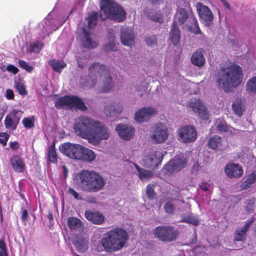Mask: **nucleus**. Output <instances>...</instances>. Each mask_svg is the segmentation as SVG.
I'll return each instance as SVG.
<instances>
[{"label":"nucleus","mask_w":256,"mask_h":256,"mask_svg":"<svg viewBox=\"0 0 256 256\" xmlns=\"http://www.w3.org/2000/svg\"><path fill=\"white\" fill-rule=\"evenodd\" d=\"M153 234L160 241L170 242L177 239L180 232L177 228L172 226H160L154 230Z\"/></svg>","instance_id":"6e6552de"},{"label":"nucleus","mask_w":256,"mask_h":256,"mask_svg":"<svg viewBox=\"0 0 256 256\" xmlns=\"http://www.w3.org/2000/svg\"><path fill=\"white\" fill-rule=\"evenodd\" d=\"M180 31L178 26L172 24V28L170 32V39L174 45H177L180 40Z\"/></svg>","instance_id":"a878e982"},{"label":"nucleus","mask_w":256,"mask_h":256,"mask_svg":"<svg viewBox=\"0 0 256 256\" xmlns=\"http://www.w3.org/2000/svg\"><path fill=\"white\" fill-rule=\"evenodd\" d=\"M134 166L138 172L139 178L142 181L148 180L152 177L153 174L151 171L141 168L136 164Z\"/></svg>","instance_id":"c756f323"},{"label":"nucleus","mask_w":256,"mask_h":256,"mask_svg":"<svg viewBox=\"0 0 256 256\" xmlns=\"http://www.w3.org/2000/svg\"><path fill=\"white\" fill-rule=\"evenodd\" d=\"M109 17L121 22L126 18V12L114 0H102L100 18L102 20H104Z\"/></svg>","instance_id":"0eeeda50"},{"label":"nucleus","mask_w":256,"mask_h":256,"mask_svg":"<svg viewBox=\"0 0 256 256\" xmlns=\"http://www.w3.org/2000/svg\"><path fill=\"white\" fill-rule=\"evenodd\" d=\"M146 44L149 46H154L156 45L157 43V39L156 36L154 35L148 36L146 38Z\"/></svg>","instance_id":"3c124183"},{"label":"nucleus","mask_w":256,"mask_h":256,"mask_svg":"<svg viewBox=\"0 0 256 256\" xmlns=\"http://www.w3.org/2000/svg\"><path fill=\"white\" fill-rule=\"evenodd\" d=\"M256 182V174L254 172H252L248 174L246 178V180L242 183V188L243 190H246L247 188L251 187L252 184Z\"/></svg>","instance_id":"473e14b6"},{"label":"nucleus","mask_w":256,"mask_h":256,"mask_svg":"<svg viewBox=\"0 0 256 256\" xmlns=\"http://www.w3.org/2000/svg\"><path fill=\"white\" fill-rule=\"evenodd\" d=\"M243 72L242 68L236 64L222 67L216 75L218 86L226 91L230 88H236L242 82Z\"/></svg>","instance_id":"f03ea898"},{"label":"nucleus","mask_w":256,"mask_h":256,"mask_svg":"<svg viewBox=\"0 0 256 256\" xmlns=\"http://www.w3.org/2000/svg\"><path fill=\"white\" fill-rule=\"evenodd\" d=\"M68 106L70 108H75L82 111L87 109L82 100L76 96H68Z\"/></svg>","instance_id":"412c9836"},{"label":"nucleus","mask_w":256,"mask_h":256,"mask_svg":"<svg viewBox=\"0 0 256 256\" xmlns=\"http://www.w3.org/2000/svg\"><path fill=\"white\" fill-rule=\"evenodd\" d=\"M89 58L88 56L84 54H81L78 56L77 59V62L78 66L80 68H83L86 66V64L88 62Z\"/></svg>","instance_id":"c03bdc74"},{"label":"nucleus","mask_w":256,"mask_h":256,"mask_svg":"<svg viewBox=\"0 0 256 256\" xmlns=\"http://www.w3.org/2000/svg\"><path fill=\"white\" fill-rule=\"evenodd\" d=\"M67 224L70 230H78L82 226L81 220L74 217L69 218Z\"/></svg>","instance_id":"f704fd0d"},{"label":"nucleus","mask_w":256,"mask_h":256,"mask_svg":"<svg viewBox=\"0 0 256 256\" xmlns=\"http://www.w3.org/2000/svg\"><path fill=\"white\" fill-rule=\"evenodd\" d=\"M187 105L195 113L198 114L200 118L204 120H208V113L203 103L199 99H192L188 102Z\"/></svg>","instance_id":"ddd939ff"},{"label":"nucleus","mask_w":256,"mask_h":256,"mask_svg":"<svg viewBox=\"0 0 256 256\" xmlns=\"http://www.w3.org/2000/svg\"><path fill=\"white\" fill-rule=\"evenodd\" d=\"M254 220V218L248 220L242 228H238L234 232V241H244L246 239V233Z\"/></svg>","instance_id":"f3484780"},{"label":"nucleus","mask_w":256,"mask_h":256,"mask_svg":"<svg viewBox=\"0 0 256 256\" xmlns=\"http://www.w3.org/2000/svg\"><path fill=\"white\" fill-rule=\"evenodd\" d=\"M14 94L13 91L10 89L6 90V97L8 100H13L14 98Z\"/></svg>","instance_id":"6e6d98bb"},{"label":"nucleus","mask_w":256,"mask_h":256,"mask_svg":"<svg viewBox=\"0 0 256 256\" xmlns=\"http://www.w3.org/2000/svg\"><path fill=\"white\" fill-rule=\"evenodd\" d=\"M178 134L179 140L183 143L194 142L197 138V132L194 126H181L178 130Z\"/></svg>","instance_id":"9d476101"},{"label":"nucleus","mask_w":256,"mask_h":256,"mask_svg":"<svg viewBox=\"0 0 256 256\" xmlns=\"http://www.w3.org/2000/svg\"><path fill=\"white\" fill-rule=\"evenodd\" d=\"M222 139L220 136H213L208 140V147L212 150H216L222 145Z\"/></svg>","instance_id":"7c9ffc66"},{"label":"nucleus","mask_w":256,"mask_h":256,"mask_svg":"<svg viewBox=\"0 0 256 256\" xmlns=\"http://www.w3.org/2000/svg\"><path fill=\"white\" fill-rule=\"evenodd\" d=\"M83 146L80 144L68 142L60 145V150L62 154L70 158L80 160Z\"/></svg>","instance_id":"1a4fd4ad"},{"label":"nucleus","mask_w":256,"mask_h":256,"mask_svg":"<svg viewBox=\"0 0 256 256\" xmlns=\"http://www.w3.org/2000/svg\"><path fill=\"white\" fill-rule=\"evenodd\" d=\"M232 108L235 114L241 116L245 110L244 101L241 98H236L232 104Z\"/></svg>","instance_id":"bb28decb"},{"label":"nucleus","mask_w":256,"mask_h":256,"mask_svg":"<svg viewBox=\"0 0 256 256\" xmlns=\"http://www.w3.org/2000/svg\"><path fill=\"white\" fill-rule=\"evenodd\" d=\"M0 144L6 146L10 138V134L7 132H0Z\"/></svg>","instance_id":"8fccbe9b"},{"label":"nucleus","mask_w":256,"mask_h":256,"mask_svg":"<svg viewBox=\"0 0 256 256\" xmlns=\"http://www.w3.org/2000/svg\"><path fill=\"white\" fill-rule=\"evenodd\" d=\"M99 76L102 80L103 84L100 92H108L114 88L112 77L110 76V70L104 64L98 62H94L88 69V76L86 80V84L90 88L96 84L97 77Z\"/></svg>","instance_id":"7ed1b4c3"},{"label":"nucleus","mask_w":256,"mask_h":256,"mask_svg":"<svg viewBox=\"0 0 256 256\" xmlns=\"http://www.w3.org/2000/svg\"><path fill=\"white\" fill-rule=\"evenodd\" d=\"M10 148L13 150H16L19 148V144L17 142H10Z\"/></svg>","instance_id":"052dcab7"},{"label":"nucleus","mask_w":256,"mask_h":256,"mask_svg":"<svg viewBox=\"0 0 256 256\" xmlns=\"http://www.w3.org/2000/svg\"><path fill=\"white\" fill-rule=\"evenodd\" d=\"M154 187V185L152 184H149L146 186V194L148 198L150 200H154L156 196Z\"/></svg>","instance_id":"37998d69"},{"label":"nucleus","mask_w":256,"mask_h":256,"mask_svg":"<svg viewBox=\"0 0 256 256\" xmlns=\"http://www.w3.org/2000/svg\"><path fill=\"white\" fill-rule=\"evenodd\" d=\"M22 123L25 128H32L34 126V117L24 118L22 119Z\"/></svg>","instance_id":"a19ab883"},{"label":"nucleus","mask_w":256,"mask_h":256,"mask_svg":"<svg viewBox=\"0 0 256 256\" xmlns=\"http://www.w3.org/2000/svg\"><path fill=\"white\" fill-rule=\"evenodd\" d=\"M186 22V24L191 32L196 34H201L197 19L192 8L190 7L178 8L172 24L181 26Z\"/></svg>","instance_id":"423d86ee"},{"label":"nucleus","mask_w":256,"mask_h":256,"mask_svg":"<svg viewBox=\"0 0 256 256\" xmlns=\"http://www.w3.org/2000/svg\"><path fill=\"white\" fill-rule=\"evenodd\" d=\"M224 171L229 178H239L243 174V170L238 164H230L226 165Z\"/></svg>","instance_id":"6ab92c4d"},{"label":"nucleus","mask_w":256,"mask_h":256,"mask_svg":"<svg viewBox=\"0 0 256 256\" xmlns=\"http://www.w3.org/2000/svg\"><path fill=\"white\" fill-rule=\"evenodd\" d=\"M18 66L26 72H30L34 68L32 66H30L26 62L23 60H19L18 62Z\"/></svg>","instance_id":"49530a36"},{"label":"nucleus","mask_w":256,"mask_h":256,"mask_svg":"<svg viewBox=\"0 0 256 256\" xmlns=\"http://www.w3.org/2000/svg\"><path fill=\"white\" fill-rule=\"evenodd\" d=\"M187 164V161L184 158H175L170 160L164 166V170L172 173L174 171H179L184 168Z\"/></svg>","instance_id":"dca6fc26"},{"label":"nucleus","mask_w":256,"mask_h":256,"mask_svg":"<svg viewBox=\"0 0 256 256\" xmlns=\"http://www.w3.org/2000/svg\"><path fill=\"white\" fill-rule=\"evenodd\" d=\"M80 157V160L86 162H92L95 159L96 155L92 150L83 146Z\"/></svg>","instance_id":"cd10ccee"},{"label":"nucleus","mask_w":256,"mask_h":256,"mask_svg":"<svg viewBox=\"0 0 256 256\" xmlns=\"http://www.w3.org/2000/svg\"><path fill=\"white\" fill-rule=\"evenodd\" d=\"M149 2L152 4L156 5L159 4L160 2H162L163 0H148Z\"/></svg>","instance_id":"0e129e2a"},{"label":"nucleus","mask_w":256,"mask_h":256,"mask_svg":"<svg viewBox=\"0 0 256 256\" xmlns=\"http://www.w3.org/2000/svg\"><path fill=\"white\" fill-rule=\"evenodd\" d=\"M246 90L256 94V76L250 79L246 84Z\"/></svg>","instance_id":"e433bc0d"},{"label":"nucleus","mask_w":256,"mask_h":256,"mask_svg":"<svg viewBox=\"0 0 256 256\" xmlns=\"http://www.w3.org/2000/svg\"><path fill=\"white\" fill-rule=\"evenodd\" d=\"M6 70L8 72H11L14 74H16L18 72V68L12 64H8L7 66Z\"/></svg>","instance_id":"5fc2aeb1"},{"label":"nucleus","mask_w":256,"mask_h":256,"mask_svg":"<svg viewBox=\"0 0 256 256\" xmlns=\"http://www.w3.org/2000/svg\"><path fill=\"white\" fill-rule=\"evenodd\" d=\"M104 112L108 116H112L120 114L122 111V106L117 102H113L104 107Z\"/></svg>","instance_id":"4be33fe9"},{"label":"nucleus","mask_w":256,"mask_h":256,"mask_svg":"<svg viewBox=\"0 0 256 256\" xmlns=\"http://www.w3.org/2000/svg\"><path fill=\"white\" fill-rule=\"evenodd\" d=\"M68 96H65L58 98L55 101V106L57 108H60L64 106H68Z\"/></svg>","instance_id":"ea45409f"},{"label":"nucleus","mask_w":256,"mask_h":256,"mask_svg":"<svg viewBox=\"0 0 256 256\" xmlns=\"http://www.w3.org/2000/svg\"><path fill=\"white\" fill-rule=\"evenodd\" d=\"M156 113L154 108L152 107H143L136 112L135 120L139 122H143L148 120Z\"/></svg>","instance_id":"2eb2a0df"},{"label":"nucleus","mask_w":256,"mask_h":256,"mask_svg":"<svg viewBox=\"0 0 256 256\" xmlns=\"http://www.w3.org/2000/svg\"><path fill=\"white\" fill-rule=\"evenodd\" d=\"M254 234L255 237H256V224H255L254 230Z\"/></svg>","instance_id":"774afa93"},{"label":"nucleus","mask_w":256,"mask_h":256,"mask_svg":"<svg viewBox=\"0 0 256 256\" xmlns=\"http://www.w3.org/2000/svg\"><path fill=\"white\" fill-rule=\"evenodd\" d=\"M15 87L18 90L20 94L22 96L27 94L28 92L24 86L20 82H16L15 84Z\"/></svg>","instance_id":"09e8293b"},{"label":"nucleus","mask_w":256,"mask_h":256,"mask_svg":"<svg viewBox=\"0 0 256 256\" xmlns=\"http://www.w3.org/2000/svg\"><path fill=\"white\" fill-rule=\"evenodd\" d=\"M86 200L90 204H95L96 202V198L92 196H87Z\"/></svg>","instance_id":"680f3d73"},{"label":"nucleus","mask_w":256,"mask_h":256,"mask_svg":"<svg viewBox=\"0 0 256 256\" xmlns=\"http://www.w3.org/2000/svg\"><path fill=\"white\" fill-rule=\"evenodd\" d=\"M128 238L124 229L116 228L107 232L106 236L101 240V244L106 252L112 253L122 249Z\"/></svg>","instance_id":"20e7f679"},{"label":"nucleus","mask_w":256,"mask_h":256,"mask_svg":"<svg viewBox=\"0 0 256 256\" xmlns=\"http://www.w3.org/2000/svg\"><path fill=\"white\" fill-rule=\"evenodd\" d=\"M74 132L82 138L92 144L101 140H107L109 132L106 126L100 122L85 116H80L74 126Z\"/></svg>","instance_id":"f257e3e1"},{"label":"nucleus","mask_w":256,"mask_h":256,"mask_svg":"<svg viewBox=\"0 0 256 256\" xmlns=\"http://www.w3.org/2000/svg\"><path fill=\"white\" fill-rule=\"evenodd\" d=\"M48 64L54 71L58 73H60L62 70L66 66V63L64 62L60 63L58 60L54 59L50 60Z\"/></svg>","instance_id":"2f4dec72"},{"label":"nucleus","mask_w":256,"mask_h":256,"mask_svg":"<svg viewBox=\"0 0 256 256\" xmlns=\"http://www.w3.org/2000/svg\"><path fill=\"white\" fill-rule=\"evenodd\" d=\"M44 44L42 42H36L32 44V48L33 51L39 52L40 51Z\"/></svg>","instance_id":"864d4df0"},{"label":"nucleus","mask_w":256,"mask_h":256,"mask_svg":"<svg viewBox=\"0 0 256 256\" xmlns=\"http://www.w3.org/2000/svg\"><path fill=\"white\" fill-rule=\"evenodd\" d=\"M200 18L204 21L206 24L210 25L213 20V14L209 8L198 2L196 5Z\"/></svg>","instance_id":"4468645a"},{"label":"nucleus","mask_w":256,"mask_h":256,"mask_svg":"<svg viewBox=\"0 0 256 256\" xmlns=\"http://www.w3.org/2000/svg\"><path fill=\"white\" fill-rule=\"evenodd\" d=\"M68 192L70 194L73 196L76 199V200H80V198H79V195L78 193L74 189L72 188H70L68 189Z\"/></svg>","instance_id":"13d9d810"},{"label":"nucleus","mask_w":256,"mask_h":256,"mask_svg":"<svg viewBox=\"0 0 256 256\" xmlns=\"http://www.w3.org/2000/svg\"><path fill=\"white\" fill-rule=\"evenodd\" d=\"M164 208L165 212L169 214H173L175 211V206L172 201H168L164 206Z\"/></svg>","instance_id":"79ce46f5"},{"label":"nucleus","mask_w":256,"mask_h":256,"mask_svg":"<svg viewBox=\"0 0 256 256\" xmlns=\"http://www.w3.org/2000/svg\"><path fill=\"white\" fill-rule=\"evenodd\" d=\"M116 130L118 136L125 140H130L134 135V128L133 127L120 124L116 126Z\"/></svg>","instance_id":"a211bd4d"},{"label":"nucleus","mask_w":256,"mask_h":256,"mask_svg":"<svg viewBox=\"0 0 256 256\" xmlns=\"http://www.w3.org/2000/svg\"><path fill=\"white\" fill-rule=\"evenodd\" d=\"M216 129L220 132H227L228 130V124L225 121H220L217 124Z\"/></svg>","instance_id":"de8ad7c7"},{"label":"nucleus","mask_w":256,"mask_h":256,"mask_svg":"<svg viewBox=\"0 0 256 256\" xmlns=\"http://www.w3.org/2000/svg\"><path fill=\"white\" fill-rule=\"evenodd\" d=\"M5 248H6V246H5V244H4V240H0V248L2 250H4Z\"/></svg>","instance_id":"69168bd1"},{"label":"nucleus","mask_w":256,"mask_h":256,"mask_svg":"<svg viewBox=\"0 0 256 256\" xmlns=\"http://www.w3.org/2000/svg\"><path fill=\"white\" fill-rule=\"evenodd\" d=\"M19 122V119L15 120L11 116H6L4 120V125L6 128H12V130L16 129Z\"/></svg>","instance_id":"72a5a7b5"},{"label":"nucleus","mask_w":256,"mask_h":256,"mask_svg":"<svg viewBox=\"0 0 256 256\" xmlns=\"http://www.w3.org/2000/svg\"><path fill=\"white\" fill-rule=\"evenodd\" d=\"M200 188L204 191H208L209 190L210 184L206 182H203L200 185Z\"/></svg>","instance_id":"4d7b16f0"},{"label":"nucleus","mask_w":256,"mask_h":256,"mask_svg":"<svg viewBox=\"0 0 256 256\" xmlns=\"http://www.w3.org/2000/svg\"><path fill=\"white\" fill-rule=\"evenodd\" d=\"M164 155L159 151L149 152L143 159L144 166L148 168H154L162 162Z\"/></svg>","instance_id":"9b49d317"},{"label":"nucleus","mask_w":256,"mask_h":256,"mask_svg":"<svg viewBox=\"0 0 256 256\" xmlns=\"http://www.w3.org/2000/svg\"><path fill=\"white\" fill-rule=\"evenodd\" d=\"M84 216L87 220L95 224H101L104 220V216L99 212L86 210Z\"/></svg>","instance_id":"aec40b11"},{"label":"nucleus","mask_w":256,"mask_h":256,"mask_svg":"<svg viewBox=\"0 0 256 256\" xmlns=\"http://www.w3.org/2000/svg\"><path fill=\"white\" fill-rule=\"evenodd\" d=\"M192 63L198 67L202 66L205 64V58L201 50L194 52L190 58Z\"/></svg>","instance_id":"393cba45"},{"label":"nucleus","mask_w":256,"mask_h":256,"mask_svg":"<svg viewBox=\"0 0 256 256\" xmlns=\"http://www.w3.org/2000/svg\"><path fill=\"white\" fill-rule=\"evenodd\" d=\"M63 174L65 178H66L68 176V169L65 165L62 166Z\"/></svg>","instance_id":"e2e57ef3"},{"label":"nucleus","mask_w":256,"mask_h":256,"mask_svg":"<svg viewBox=\"0 0 256 256\" xmlns=\"http://www.w3.org/2000/svg\"><path fill=\"white\" fill-rule=\"evenodd\" d=\"M120 40L122 44L130 46L134 43V36L132 34L129 33L128 30H123L120 32Z\"/></svg>","instance_id":"c85d7f7f"},{"label":"nucleus","mask_w":256,"mask_h":256,"mask_svg":"<svg viewBox=\"0 0 256 256\" xmlns=\"http://www.w3.org/2000/svg\"><path fill=\"white\" fill-rule=\"evenodd\" d=\"M168 136L167 127L159 122L156 124L151 135L152 139L156 144H160L166 140Z\"/></svg>","instance_id":"f8f14e48"},{"label":"nucleus","mask_w":256,"mask_h":256,"mask_svg":"<svg viewBox=\"0 0 256 256\" xmlns=\"http://www.w3.org/2000/svg\"><path fill=\"white\" fill-rule=\"evenodd\" d=\"M222 0L223 2V3L225 5V6L228 9H230V5L227 2H226L224 0Z\"/></svg>","instance_id":"338daca9"},{"label":"nucleus","mask_w":256,"mask_h":256,"mask_svg":"<svg viewBox=\"0 0 256 256\" xmlns=\"http://www.w3.org/2000/svg\"><path fill=\"white\" fill-rule=\"evenodd\" d=\"M78 184L82 190L96 192L102 190L106 181L99 173L93 170H82L78 174Z\"/></svg>","instance_id":"39448f33"},{"label":"nucleus","mask_w":256,"mask_h":256,"mask_svg":"<svg viewBox=\"0 0 256 256\" xmlns=\"http://www.w3.org/2000/svg\"><path fill=\"white\" fill-rule=\"evenodd\" d=\"M98 14L97 12H92L88 18V26L89 28H94L96 26L98 22Z\"/></svg>","instance_id":"4c0bfd02"},{"label":"nucleus","mask_w":256,"mask_h":256,"mask_svg":"<svg viewBox=\"0 0 256 256\" xmlns=\"http://www.w3.org/2000/svg\"><path fill=\"white\" fill-rule=\"evenodd\" d=\"M110 38L112 39V40H110L109 42L103 46L104 50L106 52L116 51V43L114 40V36L111 35L110 36Z\"/></svg>","instance_id":"58836bf2"},{"label":"nucleus","mask_w":256,"mask_h":256,"mask_svg":"<svg viewBox=\"0 0 256 256\" xmlns=\"http://www.w3.org/2000/svg\"><path fill=\"white\" fill-rule=\"evenodd\" d=\"M48 158L49 160L54 164H56L58 157L55 149V144L54 142L48 148Z\"/></svg>","instance_id":"c9c22d12"},{"label":"nucleus","mask_w":256,"mask_h":256,"mask_svg":"<svg viewBox=\"0 0 256 256\" xmlns=\"http://www.w3.org/2000/svg\"><path fill=\"white\" fill-rule=\"evenodd\" d=\"M28 210L26 209H24L22 212V214L21 216L22 220L23 222H25L28 218Z\"/></svg>","instance_id":"bf43d9fd"},{"label":"nucleus","mask_w":256,"mask_h":256,"mask_svg":"<svg viewBox=\"0 0 256 256\" xmlns=\"http://www.w3.org/2000/svg\"><path fill=\"white\" fill-rule=\"evenodd\" d=\"M150 18L154 22L162 23L163 22L162 17V14L158 12H154L148 15Z\"/></svg>","instance_id":"a18cd8bd"},{"label":"nucleus","mask_w":256,"mask_h":256,"mask_svg":"<svg viewBox=\"0 0 256 256\" xmlns=\"http://www.w3.org/2000/svg\"><path fill=\"white\" fill-rule=\"evenodd\" d=\"M13 170L18 172H22L25 168L24 163L21 158L18 155L13 156L10 159Z\"/></svg>","instance_id":"b1692460"},{"label":"nucleus","mask_w":256,"mask_h":256,"mask_svg":"<svg viewBox=\"0 0 256 256\" xmlns=\"http://www.w3.org/2000/svg\"><path fill=\"white\" fill-rule=\"evenodd\" d=\"M182 222L188 224H191L195 226H198L199 224V220H198V218L191 216L187 218L186 219L182 220Z\"/></svg>","instance_id":"603ef678"},{"label":"nucleus","mask_w":256,"mask_h":256,"mask_svg":"<svg viewBox=\"0 0 256 256\" xmlns=\"http://www.w3.org/2000/svg\"><path fill=\"white\" fill-rule=\"evenodd\" d=\"M84 38L82 40V46L88 49H93L98 46V42L93 40L90 38V34L86 30H83Z\"/></svg>","instance_id":"5701e85b"}]
</instances>
